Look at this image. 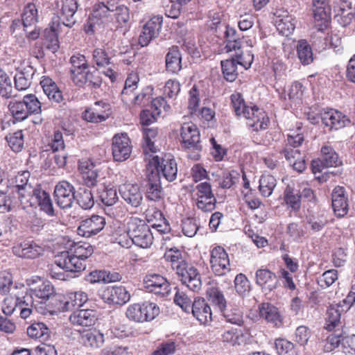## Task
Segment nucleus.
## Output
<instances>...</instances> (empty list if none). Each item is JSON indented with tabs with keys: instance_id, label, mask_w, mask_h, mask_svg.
Returning a JSON list of instances; mask_svg holds the SVG:
<instances>
[{
	"instance_id": "obj_1",
	"label": "nucleus",
	"mask_w": 355,
	"mask_h": 355,
	"mask_svg": "<svg viewBox=\"0 0 355 355\" xmlns=\"http://www.w3.org/2000/svg\"><path fill=\"white\" fill-rule=\"evenodd\" d=\"M55 304L51 309L40 306L37 308L38 313L44 315H53L60 311L72 310L82 306L87 300V294L83 291L71 292L65 295L57 296Z\"/></svg>"
},
{
	"instance_id": "obj_2",
	"label": "nucleus",
	"mask_w": 355,
	"mask_h": 355,
	"mask_svg": "<svg viewBox=\"0 0 355 355\" xmlns=\"http://www.w3.org/2000/svg\"><path fill=\"white\" fill-rule=\"evenodd\" d=\"M126 226L128 235L135 245L148 248L153 244V234L144 220L137 217H130Z\"/></svg>"
},
{
	"instance_id": "obj_3",
	"label": "nucleus",
	"mask_w": 355,
	"mask_h": 355,
	"mask_svg": "<svg viewBox=\"0 0 355 355\" xmlns=\"http://www.w3.org/2000/svg\"><path fill=\"white\" fill-rule=\"evenodd\" d=\"M159 313V308L155 303L144 302L128 306L125 315L131 321L145 322L154 320Z\"/></svg>"
},
{
	"instance_id": "obj_4",
	"label": "nucleus",
	"mask_w": 355,
	"mask_h": 355,
	"mask_svg": "<svg viewBox=\"0 0 355 355\" xmlns=\"http://www.w3.org/2000/svg\"><path fill=\"white\" fill-rule=\"evenodd\" d=\"M180 136L182 146L188 150V153H193L189 156L191 159H198L199 152L202 150L200 141V132L197 126L193 123H185L182 125Z\"/></svg>"
},
{
	"instance_id": "obj_5",
	"label": "nucleus",
	"mask_w": 355,
	"mask_h": 355,
	"mask_svg": "<svg viewBox=\"0 0 355 355\" xmlns=\"http://www.w3.org/2000/svg\"><path fill=\"white\" fill-rule=\"evenodd\" d=\"M146 160H148V164L151 167L155 168L156 170L155 173H159L160 170L163 176L168 182H173L177 178L178 165L171 155H166L162 159V163L160 162L159 157L154 155H150Z\"/></svg>"
},
{
	"instance_id": "obj_6",
	"label": "nucleus",
	"mask_w": 355,
	"mask_h": 355,
	"mask_svg": "<svg viewBox=\"0 0 355 355\" xmlns=\"http://www.w3.org/2000/svg\"><path fill=\"white\" fill-rule=\"evenodd\" d=\"M243 112L239 116H243L247 120L248 125L254 131L265 130L267 128L269 119L265 112L256 105H247L243 108Z\"/></svg>"
},
{
	"instance_id": "obj_7",
	"label": "nucleus",
	"mask_w": 355,
	"mask_h": 355,
	"mask_svg": "<svg viewBox=\"0 0 355 355\" xmlns=\"http://www.w3.org/2000/svg\"><path fill=\"white\" fill-rule=\"evenodd\" d=\"M40 283L31 288V292L33 296L40 299L39 306H43L46 309H51L55 304V300L57 296H60V294H56L55 288L52 284L48 281H41Z\"/></svg>"
},
{
	"instance_id": "obj_8",
	"label": "nucleus",
	"mask_w": 355,
	"mask_h": 355,
	"mask_svg": "<svg viewBox=\"0 0 355 355\" xmlns=\"http://www.w3.org/2000/svg\"><path fill=\"white\" fill-rule=\"evenodd\" d=\"M331 6L327 0H313V12L315 28L318 31L326 29L331 20Z\"/></svg>"
},
{
	"instance_id": "obj_9",
	"label": "nucleus",
	"mask_w": 355,
	"mask_h": 355,
	"mask_svg": "<svg viewBox=\"0 0 355 355\" xmlns=\"http://www.w3.org/2000/svg\"><path fill=\"white\" fill-rule=\"evenodd\" d=\"M145 288L150 293L164 297L168 296L170 291V284L163 276L150 273L146 275L144 279Z\"/></svg>"
},
{
	"instance_id": "obj_10",
	"label": "nucleus",
	"mask_w": 355,
	"mask_h": 355,
	"mask_svg": "<svg viewBox=\"0 0 355 355\" xmlns=\"http://www.w3.org/2000/svg\"><path fill=\"white\" fill-rule=\"evenodd\" d=\"M211 268L218 276H223L230 270V258L223 248L216 246L211 251Z\"/></svg>"
},
{
	"instance_id": "obj_11",
	"label": "nucleus",
	"mask_w": 355,
	"mask_h": 355,
	"mask_svg": "<svg viewBox=\"0 0 355 355\" xmlns=\"http://www.w3.org/2000/svg\"><path fill=\"white\" fill-rule=\"evenodd\" d=\"M320 120L322 124L329 130H338L351 124L349 118L341 112L329 109L320 112Z\"/></svg>"
},
{
	"instance_id": "obj_12",
	"label": "nucleus",
	"mask_w": 355,
	"mask_h": 355,
	"mask_svg": "<svg viewBox=\"0 0 355 355\" xmlns=\"http://www.w3.org/2000/svg\"><path fill=\"white\" fill-rule=\"evenodd\" d=\"M54 196L60 208H70L76 199L74 187L67 181H60L55 186Z\"/></svg>"
},
{
	"instance_id": "obj_13",
	"label": "nucleus",
	"mask_w": 355,
	"mask_h": 355,
	"mask_svg": "<svg viewBox=\"0 0 355 355\" xmlns=\"http://www.w3.org/2000/svg\"><path fill=\"white\" fill-rule=\"evenodd\" d=\"M100 297L107 304L123 305L130 300V295L123 286H109L99 291Z\"/></svg>"
},
{
	"instance_id": "obj_14",
	"label": "nucleus",
	"mask_w": 355,
	"mask_h": 355,
	"mask_svg": "<svg viewBox=\"0 0 355 355\" xmlns=\"http://www.w3.org/2000/svg\"><path fill=\"white\" fill-rule=\"evenodd\" d=\"M112 150L113 158L116 162H123L130 157L132 146L127 134L121 133L114 136Z\"/></svg>"
},
{
	"instance_id": "obj_15",
	"label": "nucleus",
	"mask_w": 355,
	"mask_h": 355,
	"mask_svg": "<svg viewBox=\"0 0 355 355\" xmlns=\"http://www.w3.org/2000/svg\"><path fill=\"white\" fill-rule=\"evenodd\" d=\"M176 273L181 277L182 282L185 284L191 291L197 292L202 286L200 275L198 270L187 263L176 271Z\"/></svg>"
},
{
	"instance_id": "obj_16",
	"label": "nucleus",
	"mask_w": 355,
	"mask_h": 355,
	"mask_svg": "<svg viewBox=\"0 0 355 355\" xmlns=\"http://www.w3.org/2000/svg\"><path fill=\"white\" fill-rule=\"evenodd\" d=\"M38 188H33L31 184L12 190L10 192L15 206H21L23 209L32 208L35 205L34 198Z\"/></svg>"
},
{
	"instance_id": "obj_17",
	"label": "nucleus",
	"mask_w": 355,
	"mask_h": 355,
	"mask_svg": "<svg viewBox=\"0 0 355 355\" xmlns=\"http://www.w3.org/2000/svg\"><path fill=\"white\" fill-rule=\"evenodd\" d=\"M105 225L104 217L93 215L80 222L77 229V233L83 237L89 238L100 232L104 228Z\"/></svg>"
},
{
	"instance_id": "obj_18",
	"label": "nucleus",
	"mask_w": 355,
	"mask_h": 355,
	"mask_svg": "<svg viewBox=\"0 0 355 355\" xmlns=\"http://www.w3.org/2000/svg\"><path fill=\"white\" fill-rule=\"evenodd\" d=\"M111 114L110 105L103 101H96L83 113L84 120L90 123H100L107 119Z\"/></svg>"
},
{
	"instance_id": "obj_19",
	"label": "nucleus",
	"mask_w": 355,
	"mask_h": 355,
	"mask_svg": "<svg viewBox=\"0 0 355 355\" xmlns=\"http://www.w3.org/2000/svg\"><path fill=\"white\" fill-rule=\"evenodd\" d=\"M114 5L108 6L104 3L95 4L93 8L92 17L89 18L90 27L93 28L96 24H109L114 22L113 12ZM93 31V29H92Z\"/></svg>"
},
{
	"instance_id": "obj_20",
	"label": "nucleus",
	"mask_w": 355,
	"mask_h": 355,
	"mask_svg": "<svg viewBox=\"0 0 355 355\" xmlns=\"http://www.w3.org/2000/svg\"><path fill=\"white\" fill-rule=\"evenodd\" d=\"M190 313L202 324H207L212 321L211 308L204 298L197 297L193 299Z\"/></svg>"
},
{
	"instance_id": "obj_21",
	"label": "nucleus",
	"mask_w": 355,
	"mask_h": 355,
	"mask_svg": "<svg viewBox=\"0 0 355 355\" xmlns=\"http://www.w3.org/2000/svg\"><path fill=\"white\" fill-rule=\"evenodd\" d=\"M255 283L265 292L275 289L278 284L277 276L266 268H261L255 272Z\"/></svg>"
},
{
	"instance_id": "obj_22",
	"label": "nucleus",
	"mask_w": 355,
	"mask_h": 355,
	"mask_svg": "<svg viewBox=\"0 0 355 355\" xmlns=\"http://www.w3.org/2000/svg\"><path fill=\"white\" fill-rule=\"evenodd\" d=\"M274 15L275 24L278 31L284 36L291 35L295 28L294 18L284 10H277Z\"/></svg>"
},
{
	"instance_id": "obj_23",
	"label": "nucleus",
	"mask_w": 355,
	"mask_h": 355,
	"mask_svg": "<svg viewBox=\"0 0 355 355\" xmlns=\"http://www.w3.org/2000/svg\"><path fill=\"white\" fill-rule=\"evenodd\" d=\"M15 255L25 259H35L43 252V248L33 241H24L12 247Z\"/></svg>"
},
{
	"instance_id": "obj_24",
	"label": "nucleus",
	"mask_w": 355,
	"mask_h": 355,
	"mask_svg": "<svg viewBox=\"0 0 355 355\" xmlns=\"http://www.w3.org/2000/svg\"><path fill=\"white\" fill-rule=\"evenodd\" d=\"M96 320L95 311L92 309H80L73 311L69 316V321L73 326L90 327Z\"/></svg>"
},
{
	"instance_id": "obj_25",
	"label": "nucleus",
	"mask_w": 355,
	"mask_h": 355,
	"mask_svg": "<svg viewBox=\"0 0 355 355\" xmlns=\"http://www.w3.org/2000/svg\"><path fill=\"white\" fill-rule=\"evenodd\" d=\"M122 198L134 207H139L143 200V196L140 188L136 184H125L119 189Z\"/></svg>"
},
{
	"instance_id": "obj_26",
	"label": "nucleus",
	"mask_w": 355,
	"mask_h": 355,
	"mask_svg": "<svg viewBox=\"0 0 355 355\" xmlns=\"http://www.w3.org/2000/svg\"><path fill=\"white\" fill-rule=\"evenodd\" d=\"M348 200L343 187H336L332 193V207L338 217H343L348 212Z\"/></svg>"
},
{
	"instance_id": "obj_27",
	"label": "nucleus",
	"mask_w": 355,
	"mask_h": 355,
	"mask_svg": "<svg viewBox=\"0 0 355 355\" xmlns=\"http://www.w3.org/2000/svg\"><path fill=\"white\" fill-rule=\"evenodd\" d=\"M259 312L261 318L274 326L280 327L283 325V316L274 305L268 302L261 303L259 305Z\"/></svg>"
},
{
	"instance_id": "obj_28",
	"label": "nucleus",
	"mask_w": 355,
	"mask_h": 355,
	"mask_svg": "<svg viewBox=\"0 0 355 355\" xmlns=\"http://www.w3.org/2000/svg\"><path fill=\"white\" fill-rule=\"evenodd\" d=\"M78 9L76 0H64L61 8L60 17L58 18L62 24L67 27H72L76 22L75 14Z\"/></svg>"
},
{
	"instance_id": "obj_29",
	"label": "nucleus",
	"mask_w": 355,
	"mask_h": 355,
	"mask_svg": "<svg viewBox=\"0 0 355 355\" xmlns=\"http://www.w3.org/2000/svg\"><path fill=\"white\" fill-rule=\"evenodd\" d=\"M164 196V192L161 185L159 174L152 171L146 187V198L150 200L159 201Z\"/></svg>"
},
{
	"instance_id": "obj_30",
	"label": "nucleus",
	"mask_w": 355,
	"mask_h": 355,
	"mask_svg": "<svg viewBox=\"0 0 355 355\" xmlns=\"http://www.w3.org/2000/svg\"><path fill=\"white\" fill-rule=\"evenodd\" d=\"M60 26L61 24L58 18L53 19L50 28L44 30L45 45L53 53H55L59 49L58 35Z\"/></svg>"
},
{
	"instance_id": "obj_31",
	"label": "nucleus",
	"mask_w": 355,
	"mask_h": 355,
	"mask_svg": "<svg viewBox=\"0 0 355 355\" xmlns=\"http://www.w3.org/2000/svg\"><path fill=\"white\" fill-rule=\"evenodd\" d=\"M286 159L291 164L296 171L302 173L306 168L304 157L301 155L298 149L289 150L288 148H284L281 151Z\"/></svg>"
},
{
	"instance_id": "obj_32",
	"label": "nucleus",
	"mask_w": 355,
	"mask_h": 355,
	"mask_svg": "<svg viewBox=\"0 0 355 355\" xmlns=\"http://www.w3.org/2000/svg\"><path fill=\"white\" fill-rule=\"evenodd\" d=\"M80 341L86 347L98 349L105 342L104 334L96 330L87 331L80 335Z\"/></svg>"
},
{
	"instance_id": "obj_33",
	"label": "nucleus",
	"mask_w": 355,
	"mask_h": 355,
	"mask_svg": "<svg viewBox=\"0 0 355 355\" xmlns=\"http://www.w3.org/2000/svg\"><path fill=\"white\" fill-rule=\"evenodd\" d=\"M345 311L341 303L331 305L327 311L326 329L332 331L338 327L340 322L341 314Z\"/></svg>"
},
{
	"instance_id": "obj_34",
	"label": "nucleus",
	"mask_w": 355,
	"mask_h": 355,
	"mask_svg": "<svg viewBox=\"0 0 355 355\" xmlns=\"http://www.w3.org/2000/svg\"><path fill=\"white\" fill-rule=\"evenodd\" d=\"M166 69L168 73H177L182 69V55L178 47L169 49L165 58Z\"/></svg>"
},
{
	"instance_id": "obj_35",
	"label": "nucleus",
	"mask_w": 355,
	"mask_h": 355,
	"mask_svg": "<svg viewBox=\"0 0 355 355\" xmlns=\"http://www.w3.org/2000/svg\"><path fill=\"white\" fill-rule=\"evenodd\" d=\"M40 85L49 100L55 103H60L62 101V92L51 78L43 76L40 81Z\"/></svg>"
},
{
	"instance_id": "obj_36",
	"label": "nucleus",
	"mask_w": 355,
	"mask_h": 355,
	"mask_svg": "<svg viewBox=\"0 0 355 355\" xmlns=\"http://www.w3.org/2000/svg\"><path fill=\"white\" fill-rule=\"evenodd\" d=\"M247 337L241 330L231 328L223 331L220 339L223 343H227L232 346H239L246 343Z\"/></svg>"
},
{
	"instance_id": "obj_37",
	"label": "nucleus",
	"mask_w": 355,
	"mask_h": 355,
	"mask_svg": "<svg viewBox=\"0 0 355 355\" xmlns=\"http://www.w3.org/2000/svg\"><path fill=\"white\" fill-rule=\"evenodd\" d=\"M301 196L297 189L288 184L284 193V200L287 208L291 211H297L301 207Z\"/></svg>"
},
{
	"instance_id": "obj_38",
	"label": "nucleus",
	"mask_w": 355,
	"mask_h": 355,
	"mask_svg": "<svg viewBox=\"0 0 355 355\" xmlns=\"http://www.w3.org/2000/svg\"><path fill=\"white\" fill-rule=\"evenodd\" d=\"M35 204H37L41 211L49 216L54 214L53 203L50 195L40 188L37 189L34 198Z\"/></svg>"
},
{
	"instance_id": "obj_39",
	"label": "nucleus",
	"mask_w": 355,
	"mask_h": 355,
	"mask_svg": "<svg viewBox=\"0 0 355 355\" xmlns=\"http://www.w3.org/2000/svg\"><path fill=\"white\" fill-rule=\"evenodd\" d=\"M20 286L13 284L12 276L8 271L0 272V294L8 295L12 293L17 295V291Z\"/></svg>"
},
{
	"instance_id": "obj_40",
	"label": "nucleus",
	"mask_w": 355,
	"mask_h": 355,
	"mask_svg": "<svg viewBox=\"0 0 355 355\" xmlns=\"http://www.w3.org/2000/svg\"><path fill=\"white\" fill-rule=\"evenodd\" d=\"M157 135V130L153 128H146L144 130L143 149L145 154V159H147L150 155H153L157 150L154 145V139Z\"/></svg>"
},
{
	"instance_id": "obj_41",
	"label": "nucleus",
	"mask_w": 355,
	"mask_h": 355,
	"mask_svg": "<svg viewBox=\"0 0 355 355\" xmlns=\"http://www.w3.org/2000/svg\"><path fill=\"white\" fill-rule=\"evenodd\" d=\"M38 21V12L34 3H28L23 9L21 21L24 28L35 25Z\"/></svg>"
},
{
	"instance_id": "obj_42",
	"label": "nucleus",
	"mask_w": 355,
	"mask_h": 355,
	"mask_svg": "<svg viewBox=\"0 0 355 355\" xmlns=\"http://www.w3.org/2000/svg\"><path fill=\"white\" fill-rule=\"evenodd\" d=\"M225 51L232 53L234 50H239L242 42L239 38H237L236 30L227 26H225Z\"/></svg>"
},
{
	"instance_id": "obj_43",
	"label": "nucleus",
	"mask_w": 355,
	"mask_h": 355,
	"mask_svg": "<svg viewBox=\"0 0 355 355\" xmlns=\"http://www.w3.org/2000/svg\"><path fill=\"white\" fill-rule=\"evenodd\" d=\"M139 83V77L137 73L132 71L128 75L121 92L122 101H129V96H132L137 89Z\"/></svg>"
},
{
	"instance_id": "obj_44",
	"label": "nucleus",
	"mask_w": 355,
	"mask_h": 355,
	"mask_svg": "<svg viewBox=\"0 0 355 355\" xmlns=\"http://www.w3.org/2000/svg\"><path fill=\"white\" fill-rule=\"evenodd\" d=\"M207 295L209 302L216 306L221 312L226 308V300L219 288L211 286L207 291Z\"/></svg>"
},
{
	"instance_id": "obj_45",
	"label": "nucleus",
	"mask_w": 355,
	"mask_h": 355,
	"mask_svg": "<svg viewBox=\"0 0 355 355\" xmlns=\"http://www.w3.org/2000/svg\"><path fill=\"white\" fill-rule=\"evenodd\" d=\"M78 204L84 209H89L94 205V197L90 189L79 188L76 194Z\"/></svg>"
},
{
	"instance_id": "obj_46",
	"label": "nucleus",
	"mask_w": 355,
	"mask_h": 355,
	"mask_svg": "<svg viewBox=\"0 0 355 355\" xmlns=\"http://www.w3.org/2000/svg\"><path fill=\"white\" fill-rule=\"evenodd\" d=\"M40 306L35 303L32 293H26L24 286L23 285L20 286L17 297V308L19 309L21 308L35 309L38 312L37 308Z\"/></svg>"
},
{
	"instance_id": "obj_47",
	"label": "nucleus",
	"mask_w": 355,
	"mask_h": 355,
	"mask_svg": "<svg viewBox=\"0 0 355 355\" xmlns=\"http://www.w3.org/2000/svg\"><path fill=\"white\" fill-rule=\"evenodd\" d=\"M321 153L322 155V164L324 166H337L340 164L338 154L331 146H323L321 149Z\"/></svg>"
},
{
	"instance_id": "obj_48",
	"label": "nucleus",
	"mask_w": 355,
	"mask_h": 355,
	"mask_svg": "<svg viewBox=\"0 0 355 355\" xmlns=\"http://www.w3.org/2000/svg\"><path fill=\"white\" fill-rule=\"evenodd\" d=\"M192 298L193 296L189 295L185 291L178 289L174 296V302L185 313H189L193 302Z\"/></svg>"
},
{
	"instance_id": "obj_49",
	"label": "nucleus",
	"mask_w": 355,
	"mask_h": 355,
	"mask_svg": "<svg viewBox=\"0 0 355 355\" xmlns=\"http://www.w3.org/2000/svg\"><path fill=\"white\" fill-rule=\"evenodd\" d=\"M164 258L166 260L171 262L172 268L175 270V271L179 269V267L180 268L183 264L187 263L182 252L176 248H170L166 250L164 254Z\"/></svg>"
},
{
	"instance_id": "obj_50",
	"label": "nucleus",
	"mask_w": 355,
	"mask_h": 355,
	"mask_svg": "<svg viewBox=\"0 0 355 355\" xmlns=\"http://www.w3.org/2000/svg\"><path fill=\"white\" fill-rule=\"evenodd\" d=\"M298 58L300 62L306 65L313 62L312 49L306 40H300L297 46Z\"/></svg>"
},
{
	"instance_id": "obj_51",
	"label": "nucleus",
	"mask_w": 355,
	"mask_h": 355,
	"mask_svg": "<svg viewBox=\"0 0 355 355\" xmlns=\"http://www.w3.org/2000/svg\"><path fill=\"white\" fill-rule=\"evenodd\" d=\"M8 109L12 116L17 121H24L29 116L23 101H10L8 105Z\"/></svg>"
},
{
	"instance_id": "obj_52",
	"label": "nucleus",
	"mask_w": 355,
	"mask_h": 355,
	"mask_svg": "<svg viewBox=\"0 0 355 355\" xmlns=\"http://www.w3.org/2000/svg\"><path fill=\"white\" fill-rule=\"evenodd\" d=\"M74 255L76 256L83 262L89 258L94 252L93 246L86 242H78L74 243L70 249Z\"/></svg>"
},
{
	"instance_id": "obj_53",
	"label": "nucleus",
	"mask_w": 355,
	"mask_h": 355,
	"mask_svg": "<svg viewBox=\"0 0 355 355\" xmlns=\"http://www.w3.org/2000/svg\"><path fill=\"white\" fill-rule=\"evenodd\" d=\"M223 317L227 322L242 326L244 323L243 312L238 308H225L223 311H221Z\"/></svg>"
},
{
	"instance_id": "obj_54",
	"label": "nucleus",
	"mask_w": 355,
	"mask_h": 355,
	"mask_svg": "<svg viewBox=\"0 0 355 355\" xmlns=\"http://www.w3.org/2000/svg\"><path fill=\"white\" fill-rule=\"evenodd\" d=\"M236 64L234 58L221 61L224 78L229 82H233L237 78Z\"/></svg>"
},
{
	"instance_id": "obj_55",
	"label": "nucleus",
	"mask_w": 355,
	"mask_h": 355,
	"mask_svg": "<svg viewBox=\"0 0 355 355\" xmlns=\"http://www.w3.org/2000/svg\"><path fill=\"white\" fill-rule=\"evenodd\" d=\"M12 90L11 78L0 68V96L4 98H11Z\"/></svg>"
},
{
	"instance_id": "obj_56",
	"label": "nucleus",
	"mask_w": 355,
	"mask_h": 355,
	"mask_svg": "<svg viewBox=\"0 0 355 355\" xmlns=\"http://www.w3.org/2000/svg\"><path fill=\"white\" fill-rule=\"evenodd\" d=\"M276 186V180L270 175H263L259 180V191L264 197L270 196Z\"/></svg>"
},
{
	"instance_id": "obj_57",
	"label": "nucleus",
	"mask_w": 355,
	"mask_h": 355,
	"mask_svg": "<svg viewBox=\"0 0 355 355\" xmlns=\"http://www.w3.org/2000/svg\"><path fill=\"white\" fill-rule=\"evenodd\" d=\"M230 53L231 54V58L235 59L237 64L242 66L245 69L250 67L254 59V56L250 52L243 53L241 48L239 50H234L232 53Z\"/></svg>"
},
{
	"instance_id": "obj_58",
	"label": "nucleus",
	"mask_w": 355,
	"mask_h": 355,
	"mask_svg": "<svg viewBox=\"0 0 355 355\" xmlns=\"http://www.w3.org/2000/svg\"><path fill=\"white\" fill-rule=\"evenodd\" d=\"M8 146L14 152H20L24 147V135L21 130H17L6 137Z\"/></svg>"
},
{
	"instance_id": "obj_59",
	"label": "nucleus",
	"mask_w": 355,
	"mask_h": 355,
	"mask_svg": "<svg viewBox=\"0 0 355 355\" xmlns=\"http://www.w3.org/2000/svg\"><path fill=\"white\" fill-rule=\"evenodd\" d=\"M98 193L101 201L106 206H112L118 200L116 189L114 187H104Z\"/></svg>"
},
{
	"instance_id": "obj_60",
	"label": "nucleus",
	"mask_w": 355,
	"mask_h": 355,
	"mask_svg": "<svg viewBox=\"0 0 355 355\" xmlns=\"http://www.w3.org/2000/svg\"><path fill=\"white\" fill-rule=\"evenodd\" d=\"M23 103L26 105V109L28 115L36 114L41 112V103L34 94H28L24 96Z\"/></svg>"
},
{
	"instance_id": "obj_61",
	"label": "nucleus",
	"mask_w": 355,
	"mask_h": 355,
	"mask_svg": "<svg viewBox=\"0 0 355 355\" xmlns=\"http://www.w3.org/2000/svg\"><path fill=\"white\" fill-rule=\"evenodd\" d=\"M275 347L279 355H297L293 343L288 340L277 339L275 342Z\"/></svg>"
},
{
	"instance_id": "obj_62",
	"label": "nucleus",
	"mask_w": 355,
	"mask_h": 355,
	"mask_svg": "<svg viewBox=\"0 0 355 355\" xmlns=\"http://www.w3.org/2000/svg\"><path fill=\"white\" fill-rule=\"evenodd\" d=\"M49 329L43 322H35L27 328V334L29 337L38 339L48 334Z\"/></svg>"
},
{
	"instance_id": "obj_63",
	"label": "nucleus",
	"mask_w": 355,
	"mask_h": 355,
	"mask_svg": "<svg viewBox=\"0 0 355 355\" xmlns=\"http://www.w3.org/2000/svg\"><path fill=\"white\" fill-rule=\"evenodd\" d=\"M163 22V17L161 15L153 17L144 26V29L149 32L155 37L159 35Z\"/></svg>"
},
{
	"instance_id": "obj_64",
	"label": "nucleus",
	"mask_w": 355,
	"mask_h": 355,
	"mask_svg": "<svg viewBox=\"0 0 355 355\" xmlns=\"http://www.w3.org/2000/svg\"><path fill=\"white\" fill-rule=\"evenodd\" d=\"M100 355H130L127 346L112 344L103 348Z\"/></svg>"
}]
</instances>
